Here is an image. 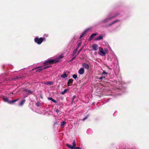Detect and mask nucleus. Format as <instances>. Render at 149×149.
<instances>
[{"mask_svg": "<svg viewBox=\"0 0 149 149\" xmlns=\"http://www.w3.org/2000/svg\"><path fill=\"white\" fill-rule=\"evenodd\" d=\"M62 56H59L56 57L54 59H50L45 61L44 63V64H45L46 65H48V64H50L52 63H56L59 61V60L63 58Z\"/></svg>", "mask_w": 149, "mask_h": 149, "instance_id": "1", "label": "nucleus"}, {"mask_svg": "<svg viewBox=\"0 0 149 149\" xmlns=\"http://www.w3.org/2000/svg\"><path fill=\"white\" fill-rule=\"evenodd\" d=\"M119 14L118 13L117 14V15H115L113 16L111 14H110L108 16L106 19H104L102 20L101 22V23H106L109 21H110L112 19V18H113L114 17L117 16Z\"/></svg>", "mask_w": 149, "mask_h": 149, "instance_id": "2", "label": "nucleus"}, {"mask_svg": "<svg viewBox=\"0 0 149 149\" xmlns=\"http://www.w3.org/2000/svg\"><path fill=\"white\" fill-rule=\"evenodd\" d=\"M51 66V65H46L43 66L42 67L41 66H39L38 67L32 69V70H34L36 69H38L36 70V72H41L42 70H45L47 68H49Z\"/></svg>", "mask_w": 149, "mask_h": 149, "instance_id": "3", "label": "nucleus"}, {"mask_svg": "<svg viewBox=\"0 0 149 149\" xmlns=\"http://www.w3.org/2000/svg\"><path fill=\"white\" fill-rule=\"evenodd\" d=\"M45 39V38H44L43 39L41 37L39 38L38 37H36L35 38L34 41L38 45H40L43 41L44 39Z\"/></svg>", "mask_w": 149, "mask_h": 149, "instance_id": "4", "label": "nucleus"}, {"mask_svg": "<svg viewBox=\"0 0 149 149\" xmlns=\"http://www.w3.org/2000/svg\"><path fill=\"white\" fill-rule=\"evenodd\" d=\"M99 49L100 52L99 53V55L102 56L105 55L106 54V52L107 51V49H105L104 50L103 48L100 47H99Z\"/></svg>", "mask_w": 149, "mask_h": 149, "instance_id": "5", "label": "nucleus"}, {"mask_svg": "<svg viewBox=\"0 0 149 149\" xmlns=\"http://www.w3.org/2000/svg\"><path fill=\"white\" fill-rule=\"evenodd\" d=\"M73 146H71L68 143L66 144V146L68 148H70L71 149H75V148L76 147V144L75 141H74L73 142Z\"/></svg>", "mask_w": 149, "mask_h": 149, "instance_id": "6", "label": "nucleus"}, {"mask_svg": "<svg viewBox=\"0 0 149 149\" xmlns=\"http://www.w3.org/2000/svg\"><path fill=\"white\" fill-rule=\"evenodd\" d=\"M92 29L91 28H88L86 29L82 33V34L80 35V38H82L84 36V35L86 34V33L89 30Z\"/></svg>", "mask_w": 149, "mask_h": 149, "instance_id": "7", "label": "nucleus"}, {"mask_svg": "<svg viewBox=\"0 0 149 149\" xmlns=\"http://www.w3.org/2000/svg\"><path fill=\"white\" fill-rule=\"evenodd\" d=\"M92 48L93 50L95 51H97L98 50L99 47L97 44L94 43L93 44Z\"/></svg>", "mask_w": 149, "mask_h": 149, "instance_id": "8", "label": "nucleus"}, {"mask_svg": "<svg viewBox=\"0 0 149 149\" xmlns=\"http://www.w3.org/2000/svg\"><path fill=\"white\" fill-rule=\"evenodd\" d=\"M84 69L83 68H81L78 71V73L79 74L82 75L84 73Z\"/></svg>", "mask_w": 149, "mask_h": 149, "instance_id": "9", "label": "nucleus"}, {"mask_svg": "<svg viewBox=\"0 0 149 149\" xmlns=\"http://www.w3.org/2000/svg\"><path fill=\"white\" fill-rule=\"evenodd\" d=\"M82 66L85 69L88 70L89 69V65L88 64L86 63H84L82 64Z\"/></svg>", "mask_w": 149, "mask_h": 149, "instance_id": "10", "label": "nucleus"}, {"mask_svg": "<svg viewBox=\"0 0 149 149\" xmlns=\"http://www.w3.org/2000/svg\"><path fill=\"white\" fill-rule=\"evenodd\" d=\"M118 21H119V20L118 19L116 20L115 21H113V22H111L110 24H109L108 25H107L106 26V27L107 28L108 27H109L112 24H113L115 23L116 22Z\"/></svg>", "mask_w": 149, "mask_h": 149, "instance_id": "11", "label": "nucleus"}, {"mask_svg": "<svg viewBox=\"0 0 149 149\" xmlns=\"http://www.w3.org/2000/svg\"><path fill=\"white\" fill-rule=\"evenodd\" d=\"M97 35L96 33H93L92 34L90 37L89 40H92L93 38L95 36Z\"/></svg>", "mask_w": 149, "mask_h": 149, "instance_id": "12", "label": "nucleus"}, {"mask_svg": "<svg viewBox=\"0 0 149 149\" xmlns=\"http://www.w3.org/2000/svg\"><path fill=\"white\" fill-rule=\"evenodd\" d=\"M54 84V82L53 81H47L45 83V84L47 85H53Z\"/></svg>", "mask_w": 149, "mask_h": 149, "instance_id": "13", "label": "nucleus"}, {"mask_svg": "<svg viewBox=\"0 0 149 149\" xmlns=\"http://www.w3.org/2000/svg\"><path fill=\"white\" fill-rule=\"evenodd\" d=\"M19 99V98L17 99L16 100H12L9 101V104H12L13 103H14V102H16Z\"/></svg>", "mask_w": 149, "mask_h": 149, "instance_id": "14", "label": "nucleus"}, {"mask_svg": "<svg viewBox=\"0 0 149 149\" xmlns=\"http://www.w3.org/2000/svg\"><path fill=\"white\" fill-rule=\"evenodd\" d=\"M103 38V36L102 35H100L99 36L97 37L95 39L96 40H99Z\"/></svg>", "mask_w": 149, "mask_h": 149, "instance_id": "15", "label": "nucleus"}, {"mask_svg": "<svg viewBox=\"0 0 149 149\" xmlns=\"http://www.w3.org/2000/svg\"><path fill=\"white\" fill-rule=\"evenodd\" d=\"M24 91L26 92H27L28 94H31L32 93V91H31L29 90H28L27 89H25L24 90Z\"/></svg>", "mask_w": 149, "mask_h": 149, "instance_id": "16", "label": "nucleus"}, {"mask_svg": "<svg viewBox=\"0 0 149 149\" xmlns=\"http://www.w3.org/2000/svg\"><path fill=\"white\" fill-rule=\"evenodd\" d=\"M66 123V122L65 121H63L61 123L60 125L62 128H63L64 127V125Z\"/></svg>", "mask_w": 149, "mask_h": 149, "instance_id": "17", "label": "nucleus"}, {"mask_svg": "<svg viewBox=\"0 0 149 149\" xmlns=\"http://www.w3.org/2000/svg\"><path fill=\"white\" fill-rule=\"evenodd\" d=\"M25 102V100H24L21 101V102L19 103V106H22L24 102Z\"/></svg>", "mask_w": 149, "mask_h": 149, "instance_id": "18", "label": "nucleus"}, {"mask_svg": "<svg viewBox=\"0 0 149 149\" xmlns=\"http://www.w3.org/2000/svg\"><path fill=\"white\" fill-rule=\"evenodd\" d=\"M61 76L62 78H65L68 77V75H67L66 73H65L64 74L61 75Z\"/></svg>", "mask_w": 149, "mask_h": 149, "instance_id": "19", "label": "nucleus"}, {"mask_svg": "<svg viewBox=\"0 0 149 149\" xmlns=\"http://www.w3.org/2000/svg\"><path fill=\"white\" fill-rule=\"evenodd\" d=\"M3 101L5 102H8L9 103V101L8 100V99L7 97H5L3 98Z\"/></svg>", "mask_w": 149, "mask_h": 149, "instance_id": "20", "label": "nucleus"}, {"mask_svg": "<svg viewBox=\"0 0 149 149\" xmlns=\"http://www.w3.org/2000/svg\"><path fill=\"white\" fill-rule=\"evenodd\" d=\"M67 91V89H65L63 91L61 92V93L62 94L64 95L65 93Z\"/></svg>", "mask_w": 149, "mask_h": 149, "instance_id": "21", "label": "nucleus"}, {"mask_svg": "<svg viewBox=\"0 0 149 149\" xmlns=\"http://www.w3.org/2000/svg\"><path fill=\"white\" fill-rule=\"evenodd\" d=\"M72 77L75 79H76L77 78V76L76 74H74L72 75Z\"/></svg>", "mask_w": 149, "mask_h": 149, "instance_id": "22", "label": "nucleus"}, {"mask_svg": "<svg viewBox=\"0 0 149 149\" xmlns=\"http://www.w3.org/2000/svg\"><path fill=\"white\" fill-rule=\"evenodd\" d=\"M73 80L72 79H69L68 82V83H73Z\"/></svg>", "mask_w": 149, "mask_h": 149, "instance_id": "23", "label": "nucleus"}, {"mask_svg": "<svg viewBox=\"0 0 149 149\" xmlns=\"http://www.w3.org/2000/svg\"><path fill=\"white\" fill-rule=\"evenodd\" d=\"M89 114H88L83 119V121H84L86 119H87L89 117Z\"/></svg>", "mask_w": 149, "mask_h": 149, "instance_id": "24", "label": "nucleus"}, {"mask_svg": "<svg viewBox=\"0 0 149 149\" xmlns=\"http://www.w3.org/2000/svg\"><path fill=\"white\" fill-rule=\"evenodd\" d=\"M36 105L37 107H38L40 105V103L39 102H37L36 103Z\"/></svg>", "mask_w": 149, "mask_h": 149, "instance_id": "25", "label": "nucleus"}, {"mask_svg": "<svg viewBox=\"0 0 149 149\" xmlns=\"http://www.w3.org/2000/svg\"><path fill=\"white\" fill-rule=\"evenodd\" d=\"M108 74L107 72H106L105 71H103L102 74V76L103 74Z\"/></svg>", "mask_w": 149, "mask_h": 149, "instance_id": "26", "label": "nucleus"}, {"mask_svg": "<svg viewBox=\"0 0 149 149\" xmlns=\"http://www.w3.org/2000/svg\"><path fill=\"white\" fill-rule=\"evenodd\" d=\"M76 56H74V57H73L72 58V59L70 60V61H73L74 59L75 58H76Z\"/></svg>", "mask_w": 149, "mask_h": 149, "instance_id": "27", "label": "nucleus"}, {"mask_svg": "<svg viewBox=\"0 0 149 149\" xmlns=\"http://www.w3.org/2000/svg\"><path fill=\"white\" fill-rule=\"evenodd\" d=\"M21 77H17L15 78V79H21Z\"/></svg>", "mask_w": 149, "mask_h": 149, "instance_id": "28", "label": "nucleus"}, {"mask_svg": "<svg viewBox=\"0 0 149 149\" xmlns=\"http://www.w3.org/2000/svg\"><path fill=\"white\" fill-rule=\"evenodd\" d=\"M52 102H54V103H56V101L54 99H53L52 100Z\"/></svg>", "mask_w": 149, "mask_h": 149, "instance_id": "29", "label": "nucleus"}, {"mask_svg": "<svg viewBox=\"0 0 149 149\" xmlns=\"http://www.w3.org/2000/svg\"><path fill=\"white\" fill-rule=\"evenodd\" d=\"M55 111L57 113H58L60 112L59 110L58 109H56Z\"/></svg>", "mask_w": 149, "mask_h": 149, "instance_id": "30", "label": "nucleus"}, {"mask_svg": "<svg viewBox=\"0 0 149 149\" xmlns=\"http://www.w3.org/2000/svg\"><path fill=\"white\" fill-rule=\"evenodd\" d=\"M53 98L51 97H48V99L49 100H52Z\"/></svg>", "mask_w": 149, "mask_h": 149, "instance_id": "31", "label": "nucleus"}, {"mask_svg": "<svg viewBox=\"0 0 149 149\" xmlns=\"http://www.w3.org/2000/svg\"><path fill=\"white\" fill-rule=\"evenodd\" d=\"M76 97V96L75 95H74V96H73V98H72V101H73L74 100V99Z\"/></svg>", "mask_w": 149, "mask_h": 149, "instance_id": "32", "label": "nucleus"}, {"mask_svg": "<svg viewBox=\"0 0 149 149\" xmlns=\"http://www.w3.org/2000/svg\"><path fill=\"white\" fill-rule=\"evenodd\" d=\"M98 79H99L100 80H102L103 79L102 78V76L101 77H100L97 78Z\"/></svg>", "mask_w": 149, "mask_h": 149, "instance_id": "33", "label": "nucleus"}, {"mask_svg": "<svg viewBox=\"0 0 149 149\" xmlns=\"http://www.w3.org/2000/svg\"><path fill=\"white\" fill-rule=\"evenodd\" d=\"M75 149H81V148H80V147H75Z\"/></svg>", "mask_w": 149, "mask_h": 149, "instance_id": "34", "label": "nucleus"}, {"mask_svg": "<svg viewBox=\"0 0 149 149\" xmlns=\"http://www.w3.org/2000/svg\"><path fill=\"white\" fill-rule=\"evenodd\" d=\"M105 76H102V78L103 79H104V81H105Z\"/></svg>", "mask_w": 149, "mask_h": 149, "instance_id": "35", "label": "nucleus"}, {"mask_svg": "<svg viewBox=\"0 0 149 149\" xmlns=\"http://www.w3.org/2000/svg\"><path fill=\"white\" fill-rule=\"evenodd\" d=\"M77 51V50H74V52H73V54H75V53Z\"/></svg>", "mask_w": 149, "mask_h": 149, "instance_id": "36", "label": "nucleus"}, {"mask_svg": "<svg viewBox=\"0 0 149 149\" xmlns=\"http://www.w3.org/2000/svg\"><path fill=\"white\" fill-rule=\"evenodd\" d=\"M3 76V75H0V79H1V78H2L1 77H2V76Z\"/></svg>", "mask_w": 149, "mask_h": 149, "instance_id": "37", "label": "nucleus"}, {"mask_svg": "<svg viewBox=\"0 0 149 149\" xmlns=\"http://www.w3.org/2000/svg\"><path fill=\"white\" fill-rule=\"evenodd\" d=\"M70 84V83H68V84H67L68 86H70V84Z\"/></svg>", "mask_w": 149, "mask_h": 149, "instance_id": "38", "label": "nucleus"}, {"mask_svg": "<svg viewBox=\"0 0 149 149\" xmlns=\"http://www.w3.org/2000/svg\"><path fill=\"white\" fill-rule=\"evenodd\" d=\"M80 51V50L78 52L77 55H78L79 54V53Z\"/></svg>", "mask_w": 149, "mask_h": 149, "instance_id": "39", "label": "nucleus"}]
</instances>
